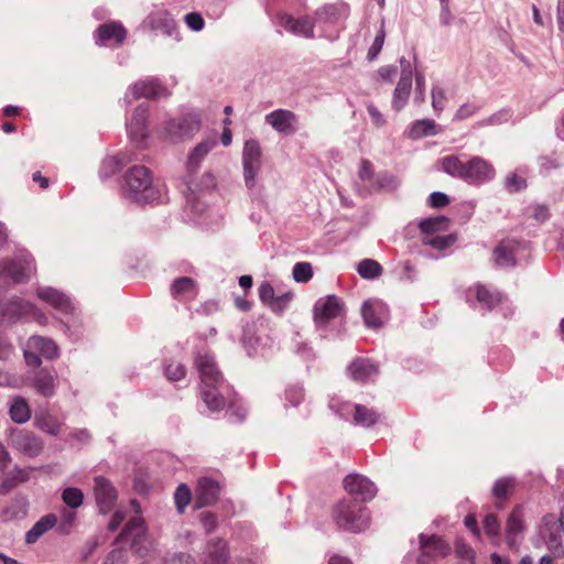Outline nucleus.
<instances>
[{"label": "nucleus", "mask_w": 564, "mask_h": 564, "mask_svg": "<svg viewBox=\"0 0 564 564\" xmlns=\"http://www.w3.org/2000/svg\"><path fill=\"white\" fill-rule=\"evenodd\" d=\"M506 186L509 193H517L527 186V181L523 176L513 173L507 177Z\"/></svg>", "instance_id": "nucleus-49"}, {"label": "nucleus", "mask_w": 564, "mask_h": 564, "mask_svg": "<svg viewBox=\"0 0 564 564\" xmlns=\"http://www.w3.org/2000/svg\"><path fill=\"white\" fill-rule=\"evenodd\" d=\"M96 36H97V43H99V44L120 45L123 43V41L127 36V31L122 26V24H120L118 22H108V23L101 24L97 29Z\"/></svg>", "instance_id": "nucleus-15"}, {"label": "nucleus", "mask_w": 564, "mask_h": 564, "mask_svg": "<svg viewBox=\"0 0 564 564\" xmlns=\"http://www.w3.org/2000/svg\"><path fill=\"white\" fill-rule=\"evenodd\" d=\"M131 507L133 508L134 512L137 513L134 517H132L128 523L126 524L123 531L119 535L118 540H131V546L132 549L139 553L140 555H144L145 553L142 552V549L139 547V543L142 539H144L145 528L143 519L140 517V505L137 500L131 501Z\"/></svg>", "instance_id": "nucleus-7"}, {"label": "nucleus", "mask_w": 564, "mask_h": 564, "mask_svg": "<svg viewBox=\"0 0 564 564\" xmlns=\"http://www.w3.org/2000/svg\"><path fill=\"white\" fill-rule=\"evenodd\" d=\"M19 513H24L23 507L18 502H14L11 507H8L2 511L1 519L3 521H9L15 518Z\"/></svg>", "instance_id": "nucleus-55"}, {"label": "nucleus", "mask_w": 564, "mask_h": 564, "mask_svg": "<svg viewBox=\"0 0 564 564\" xmlns=\"http://www.w3.org/2000/svg\"><path fill=\"white\" fill-rule=\"evenodd\" d=\"M30 270L31 263L25 259L7 260L3 262L2 269V271L6 272L14 282L23 281Z\"/></svg>", "instance_id": "nucleus-31"}, {"label": "nucleus", "mask_w": 564, "mask_h": 564, "mask_svg": "<svg viewBox=\"0 0 564 564\" xmlns=\"http://www.w3.org/2000/svg\"><path fill=\"white\" fill-rule=\"evenodd\" d=\"M386 33L383 29H380L378 32L372 45L370 46L368 51V58L372 61L378 56L380 51L382 50L383 43H384Z\"/></svg>", "instance_id": "nucleus-50"}, {"label": "nucleus", "mask_w": 564, "mask_h": 564, "mask_svg": "<svg viewBox=\"0 0 564 564\" xmlns=\"http://www.w3.org/2000/svg\"><path fill=\"white\" fill-rule=\"evenodd\" d=\"M196 507L202 508L215 503L219 495V485L217 481L209 478H202L198 480L196 494Z\"/></svg>", "instance_id": "nucleus-17"}, {"label": "nucleus", "mask_w": 564, "mask_h": 564, "mask_svg": "<svg viewBox=\"0 0 564 564\" xmlns=\"http://www.w3.org/2000/svg\"><path fill=\"white\" fill-rule=\"evenodd\" d=\"M104 564H127L124 552L120 549L112 550L106 557Z\"/></svg>", "instance_id": "nucleus-56"}, {"label": "nucleus", "mask_w": 564, "mask_h": 564, "mask_svg": "<svg viewBox=\"0 0 564 564\" xmlns=\"http://www.w3.org/2000/svg\"><path fill=\"white\" fill-rule=\"evenodd\" d=\"M449 219L445 216L426 218L420 221L419 227L424 237H433L438 232L447 231Z\"/></svg>", "instance_id": "nucleus-32"}, {"label": "nucleus", "mask_w": 564, "mask_h": 564, "mask_svg": "<svg viewBox=\"0 0 564 564\" xmlns=\"http://www.w3.org/2000/svg\"><path fill=\"white\" fill-rule=\"evenodd\" d=\"M464 174V181L470 184H480L494 177L495 169L482 158L475 156L466 162Z\"/></svg>", "instance_id": "nucleus-10"}, {"label": "nucleus", "mask_w": 564, "mask_h": 564, "mask_svg": "<svg viewBox=\"0 0 564 564\" xmlns=\"http://www.w3.org/2000/svg\"><path fill=\"white\" fill-rule=\"evenodd\" d=\"M465 164L458 156L456 155H447L444 156L440 161V165L442 170L448 175L457 178L464 180Z\"/></svg>", "instance_id": "nucleus-35"}, {"label": "nucleus", "mask_w": 564, "mask_h": 564, "mask_svg": "<svg viewBox=\"0 0 564 564\" xmlns=\"http://www.w3.org/2000/svg\"><path fill=\"white\" fill-rule=\"evenodd\" d=\"M275 295V291L270 283L264 282L259 286V297L261 302L267 306L270 304V302L274 299Z\"/></svg>", "instance_id": "nucleus-51"}, {"label": "nucleus", "mask_w": 564, "mask_h": 564, "mask_svg": "<svg viewBox=\"0 0 564 564\" xmlns=\"http://www.w3.org/2000/svg\"><path fill=\"white\" fill-rule=\"evenodd\" d=\"M412 87L411 73H403L394 90L393 107L400 110L406 102Z\"/></svg>", "instance_id": "nucleus-33"}, {"label": "nucleus", "mask_w": 564, "mask_h": 564, "mask_svg": "<svg viewBox=\"0 0 564 564\" xmlns=\"http://www.w3.org/2000/svg\"><path fill=\"white\" fill-rule=\"evenodd\" d=\"M520 248L516 240H502L494 250L495 261L500 267H511L516 264L514 254Z\"/></svg>", "instance_id": "nucleus-20"}, {"label": "nucleus", "mask_w": 564, "mask_h": 564, "mask_svg": "<svg viewBox=\"0 0 564 564\" xmlns=\"http://www.w3.org/2000/svg\"><path fill=\"white\" fill-rule=\"evenodd\" d=\"M422 553L427 556H432L435 561L438 557H445L449 554L451 547L444 540L438 536L432 535L430 538H425L421 535L420 538Z\"/></svg>", "instance_id": "nucleus-22"}, {"label": "nucleus", "mask_w": 564, "mask_h": 564, "mask_svg": "<svg viewBox=\"0 0 564 564\" xmlns=\"http://www.w3.org/2000/svg\"><path fill=\"white\" fill-rule=\"evenodd\" d=\"M430 205L433 208H442L448 205L449 198L441 192H434L430 195Z\"/></svg>", "instance_id": "nucleus-53"}, {"label": "nucleus", "mask_w": 564, "mask_h": 564, "mask_svg": "<svg viewBox=\"0 0 564 564\" xmlns=\"http://www.w3.org/2000/svg\"><path fill=\"white\" fill-rule=\"evenodd\" d=\"M361 314L368 327L379 328L388 319L387 305L380 300H368L362 304Z\"/></svg>", "instance_id": "nucleus-13"}, {"label": "nucleus", "mask_w": 564, "mask_h": 564, "mask_svg": "<svg viewBox=\"0 0 564 564\" xmlns=\"http://www.w3.org/2000/svg\"><path fill=\"white\" fill-rule=\"evenodd\" d=\"M35 470L34 468H20L14 469L11 475L14 477L18 484L25 482L30 479L31 473Z\"/></svg>", "instance_id": "nucleus-59"}, {"label": "nucleus", "mask_w": 564, "mask_h": 564, "mask_svg": "<svg viewBox=\"0 0 564 564\" xmlns=\"http://www.w3.org/2000/svg\"><path fill=\"white\" fill-rule=\"evenodd\" d=\"M216 144L217 140L215 137L207 138L206 140L198 143L188 155L187 170L189 172L196 171L200 162Z\"/></svg>", "instance_id": "nucleus-28"}, {"label": "nucleus", "mask_w": 564, "mask_h": 564, "mask_svg": "<svg viewBox=\"0 0 564 564\" xmlns=\"http://www.w3.org/2000/svg\"><path fill=\"white\" fill-rule=\"evenodd\" d=\"M368 112L372 119V122L377 126V127H380L384 123V119L382 117V115L380 113V111L373 106V105H369L368 106Z\"/></svg>", "instance_id": "nucleus-62"}, {"label": "nucleus", "mask_w": 564, "mask_h": 564, "mask_svg": "<svg viewBox=\"0 0 564 564\" xmlns=\"http://www.w3.org/2000/svg\"><path fill=\"white\" fill-rule=\"evenodd\" d=\"M485 533L492 539H498L500 534V522L498 517L494 513H489L482 521Z\"/></svg>", "instance_id": "nucleus-42"}, {"label": "nucleus", "mask_w": 564, "mask_h": 564, "mask_svg": "<svg viewBox=\"0 0 564 564\" xmlns=\"http://www.w3.org/2000/svg\"><path fill=\"white\" fill-rule=\"evenodd\" d=\"M466 299L467 302H473L475 300L481 305V307L487 310L494 308L501 301L499 293L492 292L481 284H475L468 288L466 291Z\"/></svg>", "instance_id": "nucleus-16"}, {"label": "nucleus", "mask_w": 564, "mask_h": 564, "mask_svg": "<svg viewBox=\"0 0 564 564\" xmlns=\"http://www.w3.org/2000/svg\"><path fill=\"white\" fill-rule=\"evenodd\" d=\"M63 501L70 508H77L83 503V492L77 488H67L63 491Z\"/></svg>", "instance_id": "nucleus-45"}, {"label": "nucleus", "mask_w": 564, "mask_h": 564, "mask_svg": "<svg viewBox=\"0 0 564 564\" xmlns=\"http://www.w3.org/2000/svg\"><path fill=\"white\" fill-rule=\"evenodd\" d=\"M261 149L257 141H246L243 148V172L246 185L252 188L256 185L257 174L260 170Z\"/></svg>", "instance_id": "nucleus-8"}, {"label": "nucleus", "mask_w": 564, "mask_h": 564, "mask_svg": "<svg viewBox=\"0 0 564 564\" xmlns=\"http://www.w3.org/2000/svg\"><path fill=\"white\" fill-rule=\"evenodd\" d=\"M151 30H161L164 34L172 35L176 30L175 22L166 11L152 12L148 18Z\"/></svg>", "instance_id": "nucleus-30"}, {"label": "nucleus", "mask_w": 564, "mask_h": 564, "mask_svg": "<svg viewBox=\"0 0 564 564\" xmlns=\"http://www.w3.org/2000/svg\"><path fill=\"white\" fill-rule=\"evenodd\" d=\"M185 22L194 31H200L204 28V19L196 12L188 13L185 17Z\"/></svg>", "instance_id": "nucleus-52"}, {"label": "nucleus", "mask_w": 564, "mask_h": 564, "mask_svg": "<svg viewBox=\"0 0 564 564\" xmlns=\"http://www.w3.org/2000/svg\"><path fill=\"white\" fill-rule=\"evenodd\" d=\"M348 371L355 381L365 382L378 373V367L369 359L357 358L350 364Z\"/></svg>", "instance_id": "nucleus-23"}, {"label": "nucleus", "mask_w": 564, "mask_h": 564, "mask_svg": "<svg viewBox=\"0 0 564 564\" xmlns=\"http://www.w3.org/2000/svg\"><path fill=\"white\" fill-rule=\"evenodd\" d=\"M123 520H124V514L121 511L117 510L113 513V516L109 522V530H111V531L117 530Z\"/></svg>", "instance_id": "nucleus-63"}, {"label": "nucleus", "mask_w": 564, "mask_h": 564, "mask_svg": "<svg viewBox=\"0 0 564 564\" xmlns=\"http://www.w3.org/2000/svg\"><path fill=\"white\" fill-rule=\"evenodd\" d=\"M343 486L350 498L359 500L362 505L371 500L377 494L375 484L359 474L346 476Z\"/></svg>", "instance_id": "nucleus-5"}, {"label": "nucleus", "mask_w": 564, "mask_h": 564, "mask_svg": "<svg viewBox=\"0 0 564 564\" xmlns=\"http://www.w3.org/2000/svg\"><path fill=\"white\" fill-rule=\"evenodd\" d=\"M479 109V107L475 104V102H467L465 105H463L458 110H457V113H456V117L458 119H466V118H469L470 116H473L477 110Z\"/></svg>", "instance_id": "nucleus-57"}, {"label": "nucleus", "mask_w": 564, "mask_h": 564, "mask_svg": "<svg viewBox=\"0 0 564 564\" xmlns=\"http://www.w3.org/2000/svg\"><path fill=\"white\" fill-rule=\"evenodd\" d=\"M195 367L200 379L199 394L206 406L218 412L226 405L225 398L219 393L224 383V377L215 358L209 352H198L195 358Z\"/></svg>", "instance_id": "nucleus-1"}, {"label": "nucleus", "mask_w": 564, "mask_h": 564, "mask_svg": "<svg viewBox=\"0 0 564 564\" xmlns=\"http://www.w3.org/2000/svg\"><path fill=\"white\" fill-rule=\"evenodd\" d=\"M57 524V517L55 514L43 516L32 528L26 532L25 542L28 544L35 543L46 532L52 530Z\"/></svg>", "instance_id": "nucleus-26"}, {"label": "nucleus", "mask_w": 564, "mask_h": 564, "mask_svg": "<svg viewBox=\"0 0 564 564\" xmlns=\"http://www.w3.org/2000/svg\"><path fill=\"white\" fill-rule=\"evenodd\" d=\"M276 20L288 32L308 39L314 36L315 20L312 17L295 19L288 13H279Z\"/></svg>", "instance_id": "nucleus-11"}, {"label": "nucleus", "mask_w": 564, "mask_h": 564, "mask_svg": "<svg viewBox=\"0 0 564 564\" xmlns=\"http://www.w3.org/2000/svg\"><path fill=\"white\" fill-rule=\"evenodd\" d=\"M171 294L176 300L194 299L197 295V284L188 276L175 279L171 285Z\"/></svg>", "instance_id": "nucleus-27"}, {"label": "nucleus", "mask_w": 564, "mask_h": 564, "mask_svg": "<svg viewBox=\"0 0 564 564\" xmlns=\"http://www.w3.org/2000/svg\"><path fill=\"white\" fill-rule=\"evenodd\" d=\"M295 115L289 110H275L267 116V122L275 130L290 134L294 132Z\"/></svg>", "instance_id": "nucleus-21"}, {"label": "nucleus", "mask_w": 564, "mask_h": 564, "mask_svg": "<svg viewBox=\"0 0 564 564\" xmlns=\"http://www.w3.org/2000/svg\"><path fill=\"white\" fill-rule=\"evenodd\" d=\"M25 361L28 365L33 367H39L41 365V359L39 357V354L34 351L33 349H26L24 351Z\"/></svg>", "instance_id": "nucleus-61"}, {"label": "nucleus", "mask_w": 564, "mask_h": 564, "mask_svg": "<svg viewBox=\"0 0 564 564\" xmlns=\"http://www.w3.org/2000/svg\"><path fill=\"white\" fill-rule=\"evenodd\" d=\"M36 294L39 299L59 311L67 312L72 307L69 299L55 289L42 288L37 290Z\"/></svg>", "instance_id": "nucleus-25"}, {"label": "nucleus", "mask_w": 564, "mask_h": 564, "mask_svg": "<svg viewBox=\"0 0 564 564\" xmlns=\"http://www.w3.org/2000/svg\"><path fill=\"white\" fill-rule=\"evenodd\" d=\"M354 420L357 424L370 426L377 422L378 414L372 409L358 404L355 405Z\"/></svg>", "instance_id": "nucleus-38"}, {"label": "nucleus", "mask_w": 564, "mask_h": 564, "mask_svg": "<svg viewBox=\"0 0 564 564\" xmlns=\"http://www.w3.org/2000/svg\"><path fill=\"white\" fill-rule=\"evenodd\" d=\"M313 276V269L308 262H299L293 268V278L296 282H308Z\"/></svg>", "instance_id": "nucleus-43"}, {"label": "nucleus", "mask_w": 564, "mask_h": 564, "mask_svg": "<svg viewBox=\"0 0 564 564\" xmlns=\"http://www.w3.org/2000/svg\"><path fill=\"white\" fill-rule=\"evenodd\" d=\"M344 305L335 295L321 299L314 306V321L317 325H326L329 321L340 316Z\"/></svg>", "instance_id": "nucleus-9"}, {"label": "nucleus", "mask_w": 564, "mask_h": 564, "mask_svg": "<svg viewBox=\"0 0 564 564\" xmlns=\"http://www.w3.org/2000/svg\"><path fill=\"white\" fill-rule=\"evenodd\" d=\"M358 273L365 279H375L381 275L382 267L372 259H365L358 264Z\"/></svg>", "instance_id": "nucleus-39"}, {"label": "nucleus", "mask_w": 564, "mask_h": 564, "mask_svg": "<svg viewBox=\"0 0 564 564\" xmlns=\"http://www.w3.org/2000/svg\"><path fill=\"white\" fill-rule=\"evenodd\" d=\"M18 485L14 477L10 474L0 484V495H6Z\"/></svg>", "instance_id": "nucleus-60"}, {"label": "nucleus", "mask_w": 564, "mask_h": 564, "mask_svg": "<svg viewBox=\"0 0 564 564\" xmlns=\"http://www.w3.org/2000/svg\"><path fill=\"white\" fill-rule=\"evenodd\" d=\"M124 193L137 203L160 200L162 189L152 182L151 171L143 165H134L124 174Z\"/></svg>", "instance_id": "nucleus-2"}, {"label": "nucleus", "mask_w": 564, "mask_h": 564, "mask_svg": "<svg viewBox=\"0 0 564 564\" xmlns=\"http://www.w3.org/2000/svg\"><path fill=\"white\" fill-rule=\"evenodd\" d=\"M359 175L362 180H370L372 177V164L369 161H362Z\"/></svg>", "instance_id": "nucleus-64"}, {"label": "nucleus", "mask_w": 564, "mask_h": 564, "mask_svg": "<svg viewBox=\"0 0 564 564\" xmlns=\"http://www.w3.org/2000/svg\"><path fill=\"white\" fill-rule=\"evenodd\" d=\"M456 241V235L441 236L436 235L433 237H424L423 243L429 245L435 249L444 250L452 246Z\"/></svg>", "instance_id": "nucleus-40"}, {"label": "nucleus", "mask_w": 564, "mask_h": 564, "mask_svg": "<svg viewBox=\"0 0 564 564\" xmlns=\"http://www.w3.org/2000/svg\"><path fill=\"white\" fill-rule=\"evenodd\" d=\"M132 94L135 98L154 99L167 96V90L158 79L140 80L132 87Z\"/></svg>", "instance_id": "nucleus-19"}, {"label": "nucleus", "mask_w": 564, "mask_h": 564, "mask_svg": "<svg viewBox=\"0 0 564 564\" xmlns=\"http://www.w3.org/2000/svg\"><path fill=\"white\" fill-rule=\"evenodd\" d=\"M34 425L42 432L56 436L62 432L64 422L47 410H41L35 414Z\"/></svg>", "instance_id": "nucleus-18"}, {"label": "nucleus", "mask_w": 564, "mask_h": 564, "mask_svg": "<svg viewBox=\"0 0 564 564\" xmlns=\"http://www.w3.org/2000/svg\"><path fill=\"white\" fill-rule=\"evenodd\" d=\"M332 518L339 529L355 533L367 529L370 522L365 505L352 498H344L334 505Z\"/></svg>", "instance_id": "nucleus-3"}, {"label": "nucleus", "mask_w": 564, "mask_h": 564, "mask_svg": "<svg viewBox=\"0 0 564 564\" xmlns=\"http://www.w3.org/2000/svg\"><path fill=\"white\" fill-rule=\"evenodd\" d=\"M564 533V513L560 518L554 514H547L543 518L540 529L541 538L546 544L550 552L555 556L561 557L564 555V547L562 543V534Z\"/></svg>", "instance_id": "nucleus-4"}, {"label": "nucleus", "mask_w": 564, "mask_h": 564, "mask_svg": "<svg viewBox=\"0 0 564 564\" xmlns=\"http://www.w3.org/2000/svg\"><path fill=\"white\" fill-rule=\"evenodd\" d=\"M435 123L432 120H420L416 121L411 129L412 138H421L423 135L433 133Z\"/></svg>", "instance_id": "nucleus-44"}, {"label": "nucleus", "mask_w": 564, "mask_h": 564, "mask_svg": "<svg viewBox=\"0 0 564 564\" xmlns=\"http://www.w3.org/2000/svg\"><path fill=\"white\" fill-rule=\"evenodd\" d=\"M26 347L47 359H53L58 355L56 344L52 339L42 336L30 337Z\"/></svg>", "instance_id": "nucleus-29"}, {"label": "nucleus", "mask_w": 564, "mask_h": 564, "mask_svg": "<svg viewBox=\"0 0 564 564\" xmlns=\"http://www.w3.org/2000/svg\"><path fill=\"white\" fill-rule=\"evenodd\" d=\"M208 562L207 564H225L227 558L226 542L216 540L207 545Z\"/></svg>", "instance_id": "nucleus-37"}, {"label": "nucleus", "mask_w": 564, "mask_h": 564, "mask_svg": "<svg viewBox=\"0 0 564 564\" xmlns=\"http://www.w3.org/2000/svg\"><path fill=\"white\" fill-rule=\"evenodd\" d=\"M200 521L206 529L207 532L213 531L216 528L217 519L216 517L210 512H203L200 514Z\"/></svg>", "instance_id": "nucleus-58"}, {"label": "nucleus", "mask_w": 564, "mask_h": 564, "mask_svg": "<svg viewBox=\"0 0 564 564\" xmlns=\"http://www.w3.org/2000/svg\"><path fill=\"white\" fill-rule=\"evenodd\" d=\"M95 497L99 510L102 513L109 512L117 500V491L104 477L95 478Z\"/></svg>", "instance_id": "nucleus-14"}, {"label": "nucleus", "mask_w": 564, "mask_h": 564, "mask_svg": "<svg viewBox=\"0 0 564 564\" xmlns=\"http://www.w3.org/2000/svg\"><path fill=\"white\" fill-rule=\"evenodd\" d=\"M165 375L170 381H177L185 377L186 369L181 362L171 361L166 366Z\"/></svg>", "instance_id": "nucleus-46"}, {"label": "nucleus", "mask_w": 564, "mask_h": 564, "mask_svg": "<svg viewBox=\"0 0 564 564\" xmlns=\"http://www.w3.org/2000/svg\"><path fill=\"white\" fill-rule=\"evenodd\" d=\"M191 490L185 485H180L175 491V503L180 512H183L184 508L191 501Z\"/></svg>", "instance_id": "nucleus-48"}, {"label": "nucleus", "mask_w": 564, "mask_h": 564, "mask_svg": "<svg viewBox=\"0 0 564 564\" xmlns=\"http://www.w3.org/2000/svg\"><path fill=\"white\" fill-rule=\"evenodd\" d=\"M10 444L22 454L35 457L43 449V441L28 430H14L10 435Z\"/></svg>", "instance_id": "nucleus-6"}, {"label": "nucleus", "mask_w": 564, "mask_h": 564, "mask_svg": "<svg viewBox=\"0 0 564 564\" xmlns=\"http://www.w3.org/2000/svg\"><path fill=\"white\" fill-rule=\"evenodd\" d=\"M524 530V514L523 509L517 506L509 514L507 520V539L510 546L516 544L519 534Z\"/></svg>", "instance_id": "nucleus-24"}, {"label": "nucleus", "mask_w": 564, "mask_h": 564, "mask_svg": "<svg viewBox=\"0 0 564 564\" xmlns=\"http://www.w3.org/2000/svg\"><path fill=\"white\" fill-rule=\"evenodd\" d=\"M293 294L291 292H285L279 295H275L274 299L268 305L273 312L281 313L283 312L289 303L291 302Z\"/></svg>", "instance_id": "nucleus-47"}, {"label": "nucleus", "mask_w": 564, "mask_h": 564, "mask_svg": "<svg viewBox=\"0 0 564 564\" xmlns=\"http://www.w3.org/2000/svg\"><path fill=\"white\" fill-rule=\"evenodd\" d=\"M10 417L15 423H25L31 417V409L28 401L22 397L14 398L10 406Z\"/></svg>", "instance_id": "nucleus-34"}, {"label": "nucleus", "mask_w": 564, "mask_h": 564, "mask_svg": "<svg viewBox=\"0 0 564 564\" xmlns=\"http://www.w3.org/2000/svg\"><path fill=\"white\" fill-rule=\"evenodd\" d=\"M34 387L39 393L50 397L54 393L55 378L48 371L40 370L35 376Z\"/></svg>", "instance_id": "nucleus-36"}, {"label": "nucleus", "mask_w": 564, "mask_h": 564, "mask_svg": "<svg viewBox=\"0 0 564 564\" xmlns=\"http://www.w3.org/2000/svg\"><path fill=\"white\" fill-rule=\"evenodd\" d=\"M200 128V121L195 115L173 119L167 123V132L171 140L185 139L192 137Z\"/></svg>", "instance_id": "nucleus-12"}, {"label": "nucleus", "mask_w": 564, "mask_h": 564, "mask_svg": "<svg viewBox=\"0 0 564 564\" xmlns=\"http://www.w3.org/2000/svg\"><path fill=\"white\" fill-rule=\"evenodd\" d=\"M514 488V481L510 478L499 479L494 487V495L499 500H506Z\"/></svg>", "instance_id": "nucleus-41"}, {"label": "nucleus", "mask_w": 564, "mask_h": 564, "mask_svg": "<svg viewBox=\"0 0 564 564\" xmlns=\"http://www.w3.org/2000/svg\"><path fill=\"white\" fill-rule=\"evenodd\" d=\"M285 395H286V400L292 405L295 406L301 403V401L303 400L304 393H303L302 388L291 387L290 389L286 390Z\"/></svg>", "instance_id": "nucleus-54"}]
</instances>
